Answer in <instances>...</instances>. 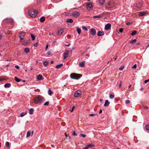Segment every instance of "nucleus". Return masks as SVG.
<instances>
[{
  "instance_id": "f257e3e1",
  "label": "nucleus",
  "mask_w": 149,
  "mask_h": 149,
  "mask_svg": "<svg viewBox=\"0 0 149 149\" xmlns=\"http://www.w3.org/2000/svg\"><path fill=\"white\" fill-rule=\"evenodd\" d=\"M44 98L42 96H36L34 99L33 101L36 104L40 105L43 103Z\"/></svg>"
},
{
  "instance_id": "f03ea898",
  "label": "nucleus",
  "mask_w": 149,
  "mask_h": 149,
  "mask_svg": "<svg viewBox=\"0 0 149 149\" xmlns=\"http://www.w3.org/2000/svg\"><path fill=\"white\" fill-rule=\"evenodd\" d=\"M29 15L32 17H35L37 15V12L36 10L33 9H30L28 12Z\"/></svg>"
},
{
  "instance_id": "7ed1b4c3",
  "label": "nucleus",
  "mask_w": 149,
  "mask_h": 149,
  "mask_svg": "<svg viewBox=\"0 0 149 149\" xmlns=\"http://www.w3.org/2000/svg\"><path fill=\"white\" fill-rule=\"evenodd\" d=\"M70 76L71 78L73 79H78L81 77L79 76L78 74L74 73L71 74Z\"/></svg>"
},
{
  "instance_id": "20e7f679",
  "label": "nucleus",
  "mask_w": 149,
  "mask_h": 149,
  "mask_svg": "<svg viewBox=\"0 0 149 149\" xmlns=\"http://www.w3.org/2000/svg\"><path fill=\"white\" fill-rule=\"evenodd\" d=\"M116 5V3L113 1H110L106 5V7L108 8H112Z\"/></svg>"
},
{
  "instance_id": "39448f33",
  "label": "nucleus",
  "mask_w": 149,
  "mask_h": 149,
  "mask_svg": "<svg viewBox=\"0 0 149 149\" xmlns=\"http://www.w3.org/2000/svg\"><path fill=\"white\" fill-rule=\"evenodd\" d=\"M72 15L73 17H76L79 16L80 13L79 12L75 11L72 13Z\"/></svg>"
},
{
  "instance_id": "423d86ee",
  "label": "nucleus",
  "mask_w": 149,
  "mask_h": 149,
  "mask_svg": "<svg viewBox=\"0 0 149 149\" xmlns=\"http://www.w3.org/2000/svg\"><path fill=\"white\" fill-rule=\"evenodd\" d=\"M93 6L91 3H88L86 5V8L87 10H90L93 8Z\"/></svg>"
},
{
  "instance_id": "0eeeda50",
  "label": "nucleus",
  "mask_w": 149,
  "mask_h": 149,
  "mask_svg": "<svg viewBox=\"0 0 149 149\" xmlns=\"http://www.w3.org/2000/svg\"><path fill=\"white\" fill-rule=\"evenodd\" d=\"M81 94V91L78 90L74 94V96L75 97H77L79 96Z\"/></svg>"
},
{
  "instance_id": "6e6552de",
  "label": "nucleus",
  "mask_w": 149,
  "mask_h": 149,
  "mask_svg": "<svg viewBox=\"0 0 149 149\" xmlns=\"http://www.w3.org/2000/svg\"><path fill=\"white\" fill-rule=\"evenodd\" d=\"M111 24H110L107 23L105 26V29L106 30H109L111 28Z\"/></svg>"
},
{
  "instance_id": "1a4fd4ad",
  "label": "nucleus",
  "mask_w": 149,
  "mask_h": 149,
  "mask_svg": "<svg viewBox=\"0 0 149 149\" xmlns=\"http://www.w3.org/2000/svg\"><path fill=\"white\" fill-rule=\"evenodd\" d=\"M90 31L91 34L93 36L95 35L96 33L95 29L93 28L91 29L90 30Z\"/></svg>"
},
{
  "instance_id": "9d476101",
  "label": "nucleus",
  "mask_w": 149,
  "mask_h": 149,
  "mask_svg": "<svg viewBox=\"0 0 149 149\" xmlns=\"http://www.w3.org/2000/svg\"><path fill=\"white\" fill-rule=\"evenodd\" d=\"M69 51L68 50H67L63 54V58L65 59L67 57H68V54L69 53Z\"/></svg>"
},
{
  "instance_id": "9b49d317",
  "label": "nucleus",
  "mask_w": 149,
  "mask_h": 149,
  "mask_svg": "<svg viewBox=\"0 0 149 149\" xmlns=\"http://www.w3.org/2000/svg\"><path fill=\"white\" fill-rule=\"evenodd\" d=\"M63 29H60L58 30L57 34L58 35H60L63 33Z\"/></svg>"
},
{
  "instance_id": "f8f14e48",
  "label": "nucleus",
  "mask_w": 149,
  "mask_h": 149,
  "mask_svg": "<svg viewBox=\"0 0 149 149\" xmlns=\"http://www.w3.org/2000/svg\"><path fill=\"white\" fill-rule=\"evenodd\" d=\"M142 3L140 2L137 3L136 5V7L138 8H141L142 7Z\"/></svg>"
},
{
  "instance_id": "ddd939ff",
  "label": "nucleus",
  "mask_w": 149,
  "mask_h": 149,
  "mask_svg": "<svg viewBox=\"0 0 149 149\" xmlns=\"http://www.w3.org/2000/svg\"><path fill=\"white\" fill-rule=\"evenodd\" d=\"M104 34V32L103 31H99L97 33L98 36H102Z\"/></svg>"
},
{
  "instance_id": "4468645a",
  "label": "nucleus",
  "mask_w": 149,
  "mask_h": 149,
  "mask_svg": "<svg viewBox=\"0 0 149 149\" xmlns=\"http://www.w3.org/2000/svg\"><path fill=\"white\" fill-rule=\"evenodd\" d=\"M37 79L38 80H42L43 79L42 75L39 74L37 77Z\"/></svg>"
},
{
  "instance_id": "2eb2a0df",
  "label": "nucleus",
  "mask_w": 149,
  "mask_h": 149,
  "mask_svg": "<svg viewBox=\"0 0 149 149\" xmlns=\"http://www.w3.org/2000/svg\"><path fill=\"white\" fill-rule=\"evenodd\" d=\"M110 102L108 100H106L105 101V103L104 104V107H107L108 106Z\"/></svg>"
},
{
  "instance_id": "dca6fc26",
  "label": "nucleus",
  "mask_w": 149,
  "mask_h": 149,
  "mask_svg": "<svg viewBox=\"0 0 149 149\" xmlns=\"http://www.w3.org/2000/svg\"><path fill=\"white\" fill-rule=\"evenodd\" d=\"M34 112V109L32 108H31L29 109V114L30 115L32 114Z\"/></svg>"
},
{
  "instance_id": "f3484780",
  "label": "nucleus",
  "mask_w": 149,
  "mask_h": 149,
  "mask_svg": "<svg viewBox=\"0 0 149 149\" xmlns=\"http://www.w3.org/2000/svg\"><path fill=\"white\" fill-rule=\"evenodd\" d=\"M45 20V17H44L42 16L41 17L40 19V22H44Z\"/></svg>"
},
{
  "instance_id": "a211bd4d",
  "label": "nucleus",
  "mask_w": 149,
  "mask_h": 149,
  "mask_svg": "<svg viewBox=\"0 0 149 149\" xmlns=\"http://www.w3.org/2000/svg\"><path fill=\"white\" fill-rule=\"evenodd\" d=\"M146 14V12H140L139 14V15L141 16H142L145 15Z\"/></svg>"
},
{
  "instance_id": "6ab92c4d",
  "label": "nucleus",
  "mask_w": 149,
  "mask_h": 149,
  "mask_svg": "<svg viewBox=\"0 0 149 149\" xmlns=\"http://www.w3.org/2000/svg\"><path fill=\"white\" fill-rule=\"evenodd\" d=\"M77 31L79 34H80L81 33V29L77 27Z\"/></svg>"
},
{
  "instance_id": "aec40b11",
  "label": "nucleus",
  "mask_w": 149,
  "mask_h": 149,
  "mask_svg": "<svg viewBox=\"0 0 149 149\" xmlns=\"http://www.w3.org/2000/svg\"><path fill=\"white\" fill-rule=\"evenodd\" d=\"M73 21L72 19H67L66 22L67 23H72Z\"/></svg>"
},
{
  "instance_id": "412c9836",
  "label": "nucleus",
  "mask_w": 149,
  "mask_h": 149,
  "mask_svg": "<svg viewBox=\"0 0 149 149\" xmlns=\"http://www.w3.org/2000/svg\"><path fill=\"white\" fill-rule=\"evenodd\" d=\"M10 86L11 84L8 83L5 84L4 85V86L5 88H9L10 87Z\"/></svg>"
},
{
  "instance_id": "4be33fe9",
  "label": "nucleus",
  "mask_w": 149,
  "mask_h": 149,
  "mask_svg": "<svg viewBox=\"0 0 149 149\" xmlns=\"http://www.w3.org/2000/svg\"><path fill=\"white\" fill-rule=\"evenodd\" d=\"M14 78H15V81H16V82H19L21 80V79H19L17 77H14Z\"/></svg>"
},
{
  "instance_id": "5701e85b",
  "label": "nucleus",
  "mask_w": 149,
  "mask_h": 149,
  "mask_svg": "<svg viewBox=\"0 0 149 149\" xmlns=\"http://www.w3.org/2000/svg\"><path fill=\"white\" fill-rule=\"evenodd\" d=\"M24 51L26 53H28L29 52V48L28 47L25 48L24 49Z\"/></svg>"
},
{
  "instance_id": "b1692460",
  "label": "nucleus",
  "mask_w": 149,
  "mask_h": 149,
  "mask_svg": "<svg viewBox=\"0 0 149 149\" xmlns=\"http://www.w3.org/2000/svg\"><path fill=\"white\" fill-rule=\"evenodd\" d=\"M79 65L80 67H84V62H81L79 64Z\"/></svg>"
},
{
  "instance_id": "393cba45",
  "label": "nucleus",
  "mask_w": 149,
  "mask_h": 149,
  "mask_svg": "<svg viewBox=\"0 0 149 149\" xmlns=\"http://www.w3.org/2000/svg\"><path fill=\"white\" fill-rule=\"evenodd\" d=\"M30 40H28L26 41V42H24L23 43V45H26L29 44L30 43Z\"/></svg>"
},
{
  "instance_id": "a878e982",
  "label": "nucleus",
  "mask_w": 149,
  "mask_h": 149,
  "mask_svg": "<svg viewBox=\"0 0 149 149\" xmlns=\"http://www.w3.org/2000/svg\"><path fill=\"white\" fill-rule=\"evenodd\" d=\"M105 0H99V3L101 5L103 4Z\"/></svg>"
},
{
  "instance_id": "bb28decb",
  "label": "nucleus",
  "mask_w": 149,
  "mask_h": 149,
  "mask_svg": "<svg viewBox=\"0 0 149 149\" xmlns=\"http://www.w3.org/2000/svg\"><path fill=\"white\" fill-rule=\"evenodd\" d=\"M88 148H93L95 147L94 145L92 144H89L87 145Z\"/></svg>"
},
{
  "instance_id": "cd10ccee",
  "label": "nucleus",
  "mask_w": 149,
  "mask_h": 149,
  "mask_svg": "<svg viewBox=\"0 0 149 149\" xmlns=\"http://www.w3.org/2000/svg\"><path fill=\"white\" fill-rule=\"evenodd\" d=\"M63 65V64L62 63H61L60 64L57 65L56 67V68H59L61 67Z\"/></svg>"
},
{
  "instance_id": "c85d7f7f",
  "label": "nucleus",
  "mask_w": 149,
  "mask_h": 149,
  "mask_svg": "<svg viewBox=\"0 0 149 149\" xmlns=\"http://www.w3.org/2000/svg\"><path fill=\"white\" fill-rule=\"evenodd\" d=\"M137 31H133L131 33V35L132 36H134V35L136 34Z\"/></svg>"
},
{
  "instance_id": "c756f323",
  "label": "nucleus",
  "mask_w": 149,
  "mask_h": 149,
  "mask_svg": "<svg viewBox=\"0 0 149 149\" xmlns=\"http://www.w3.org/2000/svg\"><path fill=\"white\" fill-rule=\"evenodd\" d=\"M136 39H133L130 41V43L131 44H132L136 42Z\"/></svg>"
},
{
  "instance_id": "7c9ffc66",
  "label": "nucleus",
  "mask_w": 149,
  "mask_h": 149,
  "mask_svg": "<svg viewBox=\"0 0 149 149\" xmlns=\"http://www.w3.org/2000/svg\"><path fill=\"white\" fill-rule=\"evenodd\" d=\"M48 64V62L47 61H45L43 62V65L45 67L47 66Z\"/></svg>"
},
{
  "instance_id": "2f4dec72",
  "label": "nucleus",
  "mask_w": 149,
  "mask_h": 149,
  "mask_svg": "<svg viewBox=\"0 0 149 149\" xmlns=\"http://www.w3.org/2000/svg\"><path fill=\"white\" fill-rule=\"evenodd\" d=\"M31 135V132L30 131H28L27 132L26 134V137H29Z\"/></svg>"
},
{
  "instance_id": "473e14b6",
  "label": "nucleus",
  "mask_w": 149,
  "mask_h": 149,
  "mask_svg": "<svg viewBox=\"0 0 149 149\" xmlns=\"http://www.w3.org/2000/svg\"><path fill=\"white\" fill-rule=\"evenodd\" d=\"M101 16L100 15H96V16H94L93 17V18L94 19H95L97 18H100L101 17Z\"/></svg>"
},
{
  "instance_id": "72a5a7b5",
  "label": "nucleus",
  "mask_w": 149,
  "mask_h": 149,
  "mask_svg": "<svg viewBox=\"0 0 149 149\" xmlns=\"http://www.w3.org/2000/svg\"><path fill=\"white\" fill-rule=\"evenodd\" d=\"M25 33L24 32H22L20 33V35H19L21 36V37H23L25 36Z\"/></svg>"
},
{
  "instance_id": "f704fd0d",
  "label": "nucleus",
  "mask_w": 149,
  "mask_h": 149,
  "mask_svg": "<svg viewBox=\"0 0 149 149\" xmlns=\"http://www.w3.org/2000/svg\"><path fill=\"white\" fill-rule=\"evenodd\" d=\"M26 114V113L25 112H22L20 114V116L21 117H23L24 116H25Z\"/></svg>"
},
{
  "instance_id": "c9c22d12",
  "label": "nucleus",
  "mask_w": 149,
  "mask_h": 149,
  "mask_svg": "<svg viewBox=\"0 0 149 149\" xmlns=\"http://www.w3.org/2000/svg\"><path fill=\"white\" fill-rule=\"evenodd\" d=\"M48 94L49 95H51L52 94V92L51 90L49 89L48 91Z\"/></svg>"
},
{
  "instance_id": "e433bc0d",
  "label": "nucleus",
  "mask_w": 149,
  "mask_h": 149,
  "mask_svg": "<svg viewBox=\"0 0 149 149\" xmlns=\"http://www.w3.org/2000/svg\"><path fill=\"white\" fill-rule=\"evenodd\" d=\"M145 128L146 130L149 131V125H147L145 126Z\"/></svg>"
},
{
  "instance_id": "4c0bfd02",
  "label": "nucleus",
  "mask_w": 149,
  "mask_h": 149,
  "mask_svg": "<svg viewBox=\"0 0 149 149\" xmlns=\"http://www.w3.org/2000/svg\"><path fill=\"white\" fill-rule=\"evenodd\" d=\"M114 95H112L111 94H110L109 95V98L111 99H113L114 98Z\"/></svg>"
},
{
  "instance_id": "58836bf2",
  "label": "nucleus",
  "mask_w": 149,
  "mask_h": 149,
  "mask_svg": "<svg viewBox=\"0 0 149 149\" xmlns=\"http://www.w3.org/2000/svg\"><path fill=\"white\" fill-rule=\"evenodd\" d=\"M31 35V38L32 39V40H35V36L34 35H33V34H30Z\"/></svg>"
},
{
  "instance_id": "ea45409f",
  "label": "nucleus",
  "mask_w": 149,
  "mask_h": 149,
  "mask_svg": "<svg viewBox=\"0 0 149 149\" xmlns=\"http://www.w3.org/2000/svg\"><path fill=\"white\" fill-rule=\"evenodd\" d=\"M82 28L84 30L86 31H87L88 30L87 27L86 26H83Z\"/></svg>"
},
{
  "instance_id": "a19ab883",
  "label": "nucleus",
  "mask_w": 149,
  "mask_h": 149,
  "mask_svg": "<svg viewBox=\"0 0 149 149\" xmlns=\"http://www.w3.org/2000/svg\"><path fill=\"white\" fill-rule=\"evenodd\" d=\"M19 38H20V41H22L24 39L23 37H21V36L19 35Z\"/></svg>"
},
{
  "instance_id": "79ce46f5",
  "label": "nucleus",
  "mask_w": 149,
  "mask_h": 149,
  "mask_svg": "<svg viewBox=\"0 0 149 149\" xmlns=\"http://www.w3.org/2000/svg\"><path fill=\"white\" fill-rule=\"evenodd\" d=\"M9 22H10L11 23H13L14 21V20L11 18L9 19Z\"/></svg>"
},
{
  "instance_id": "37998d69",
  "label": "nucleus",
  "mask_w": 149,
  "mask_h": 149,
  "mask_svg": "<svg viewBox=\"0 0 149 149\" xmlns=\"http://www.w3.org/2000/svg\"><path fill=\"white\" fill-rule=\"evenodd\" d=\"M49 101H47V102H46L45 103V104H44V105H45V106L48 105L49 104Z\"/></svg>"
},
{
  "instance_id": "c03bdc74",
  "label": "nucleus",
  "mask_w": 149,
  "mask_h": 149,
  "mask_svg": "<svg viewBox=\"0 0 149 149\" xmlns=\"http://www.w3.org/2000/svg\"><path fill=\"white\" fill-rule=\"evenodd\" d=\"M123 31V28H120V29H119V31L120 32V33H122Z\"/></svg>"
},
{
  "instance_id": "a18cd8bd",
  "label": "nucleus",
  "mask_w": 149,
  "mask_h": 149,
  "mask_svg": "<svg viewBox=\"0 0 149 149\" xmlns=\"http://www.w3.org/2000/svg\"><path fill=\"white\" fill-rule=\"evenodd\" d=\"M72 135H75V136H77V134L74 131H73V132L72 133Z\"/></svg>"
},
{
  "instance_id": "49530a36",
  "label": "nucleus",
  "mask_w": 149,
  "mask_h": 149,
  "mask_svg": "<svg viewBox=\"0 0 149 149\" xmlns=\"http://www.w3.org/2000/svg\"><path fill=\"white\" fill-rule=\"evenodd\" d=\"M130 102V101L129 100H127L125 101V103L126 104H129Z\"/></svg>"
},
{
  "instance_id": "de8ad7c7",
  "label": "nucleus",
  "mask_w": 149,
  "mask_h": 149,
  "mask_svg": "<svg viewBox=\"0 0 149 149\" xmlns=\"http://www.w3.org/2000/svg\"><path fill=\"white\" fill-rule=\"evenodd\" d=\"M84 138L86 136V135L85 134H80Z\"/></svg>"
},
{
  "instance_id": "09e8293b",
  "label": "nucleus",
  "mask_w": 149,
  "mask_h": 149,
  "mask_svg": "<svg viewBox=\"0 0 149 149\" xmlns=\"http://www.w3.org/2000/svg\"><path fill=\"white\" fill-rule=\"evenodd\" d=\"M136 68V64H135L134 66H133L132 67V68L133 69H135Z\"/></svg>"
},
{
  "instance_id": "8fccbe9b",
  "label": "nucleus",
  "mask_w": 149,
  "mask_h": 149,
  "mask_svg": "<svg viewBox=\"0 0 149 149\" xmlns=\"http://www.w3.org/2000/svg\"><path fill=\"white\" fill-rule=\"evenodd\" d=\"M74 108H75V106H73L72 107V109L70 111L71 112H72L73 111Z\"/></svg>"
},
{
  "instance_id": "3c124183",
  "label": "nucleus",
  "mask_w": 149,
  "mask_h": 149,
  "mask_svg": "<svg viewBox=\"0 0 149 149\" xmlns=\"http://www.w3.org/2000/svg\"><path fill=\"white\" fill-rule=\"evenodd\" d=\"M124 69V66H121L119 68V70H122Z\"/></svg>"
},
{
  "instance_id": "603ef678",
  "label": "nucleus",
  "mask_w": 149,
  "mask_h": 149,
  "mask_svg": "<svg viewBox=\"0 0 149 149\" xmlns=\"http://www.w3.org/2000/svg\"><path fill=\"white\" fill-rule=\"evenodd\" d=\"M9 146V143L8 142L6 143V146L7 147H8Z\"/></svg>"
},
{
  "instance_id": "864d4df0",
  "label": "nucleus",
  "mask_w": 149,
  "mask_h": 149,
  "mask_svg": "<svg viewBox=\"0 0 149 149\" xmlns=\"http://www.w3.org/2000/svg\"><path fill=\"white\" fill-rule=\"evenodd\" d=\"M121 86H122V81H120V83L119 84V87L120 88L121 87Z\"/></svg>"
},
{
  "instance_id": "5fc2aeb1",
  "label": "nucleus",
  "mask_w": 149,
  "mask_h": 149,
  "mask_svg": "<svg viewBox=\"0 0 149 149\" xmlns=\"http://www.w3.org/2000/svg\"><path fill=\"white\" fill-rule=\"evenodd\" d=\"M149 81V79L146 80L144 81V83H146Z\"/></svg>"
},
{
  "instance_id": "6e6d98bb",
  "label": "nucleus",
  "mask_w": 149,
  "mask_h": 149,
  "mask_svg": "<svg viewBox=\"0 0 149 149\" xmlns=\"http://www.w3.org/2000/svg\"><path fill=\"white\" fill-rule=\"evenodd\" d=\"M15 67L17 69H18L19 68V67L17 65H16Z\"/></svg>"
},
{
  "instance_id": "4d7b16f0",
  "label": "nucleus",
  "mask_w": 149,
  "mask_h": 149,
  "mask_svg": "<svg viewBox=\"0 0 149 149\" xmlns=\"http://www.w3.org/2000/svg\"><path fill=\"white\" fill-rule=\"evenodd\" d=\"M126 24L127 25H130L131 24V23L129 22H128L126 23Z\"/></svg>"
},
{
  "instance_id": "13d9d810",
  "label": "nucleus",
  "mask_w": 149,
  "mask_h": 149,
  "mask_svg": "<svg viewBox=\"0 0 149 149\" xmlns=\"http://www.w3.org/2000/svg\"><path fill=\"white\" fill-rule=\"evenodd\" d=\"M96 115V114H90L89 116H94Z\"/></svg>"
},
{
  "instance_id": "bf43d9fd",
  "label": "nucleus",
  "mask_w": 149,
  "mask_h": 149,
  "mask_svg": "<svg viewBox=\"0 0 149 149\" xmlns=\"http://www.w3.org/2000/svg\"><path fill=\"white\" fill-rule=\"evenodd\" d=\"M38 46V44H37V43H35L34 44V46L35 47H37Z\"/></svg>"
},
{
  "instance_id": "052dcab7",
  "label": "nucleus",
  "mask_w": 149,
  "mask_h": 149,
  "mask_svg": "<svg viewBox=\"0 0 149 149\" xmlns=\"http://www.w3.org/2000/svg\"><path fill=\"white\" fill-rule=\"evenodd\" d=\"M102 109H100L99 112V114H101L102 113Z\"/></svg>"
},
{
  "instance_id": "680f3d73",
  "label": "nucleus",
  "mask_w": 149,
  "mask_h": 149,
  "mask_svg": "<svg viewBox=\"0 0 149 149\" xmlns=\"http://www.w3.org/2000/svg\"><path fill=\"white\" fill-rule=\"evenodd\" d=\"M83 149H88V146H87L85 148Z\"/></svg>"
},
{
  "instance_id": "e2e57ef3",
  "label": "nucleus",
  "mask_w": 149,
  "mask_h": 149,
  "mask_svg": "<svg viewBox=\"0 0 149 149\" xmlns=\"http://www.w3.org/2000/svg\"><path fill=\"white\" fill-rule=\"evenodd\" d=\"M64 134H65V135L66 136V138H67L68 137V135L67 134H66V132H65V133H64Z\"/></svg>"
},
{
  "instance_id": "0e129e2a",
  "label": "nucleus",
  "mask_w": 149,
  "mask_h": 149,
  "mask_svg": "<svg viewBox=\"0 0 149 149\" xmlns=\"http://www.w3.org/2000/svg\"><path fill=\"white\" fill-rule=\"evenodd\" d=\"M10 31H8L7 32V33L8 34H9L10 33Z\"/></svg>"
},
{
  "instance_id": "69168bd1",
  "label": "nucleus",
  "mask_w": 149,
  "mask_h": 149,
  "mask_svg": "<svg viewBox=\"0 0 149 149\" xmlns=\"http://www.w3.org/2000/svg\"><path fill=\"white\" fill-rule=\"evenodd\" d=\"M103 100V99H100V102H101H101H102Z\"/></svg>"
},
{
  "instance_id": "338daca9",
  "label": "nucleus",
  "mask_w": 149,
  "mask_h": 149,
  "mask_svg": "<svg viewBox=\"0 0 149 149\" xmlns=\"http://www.w3.org/2000/svg\"><path fill=\"white\" fill-rule=\"evenodd\" d=\"M48 47V45H46V49H47Z\"/></svg>"
},
{
  "instance_id": "774afa93",
  "label": "nucleus",
  "mask_w": 149,
  "mask_h": 149,
  "mask_svg": "<svg viewBox=\"0 0 149 149\" xmlns=\"http://www.w3.org/2000/svg\"><path fill=\"white\" fill-rule=\"evenodd\" d=\"M54 63V62L53 61H51L50 62L51 64H53Z\"/></svg>"
}]
</instances>
